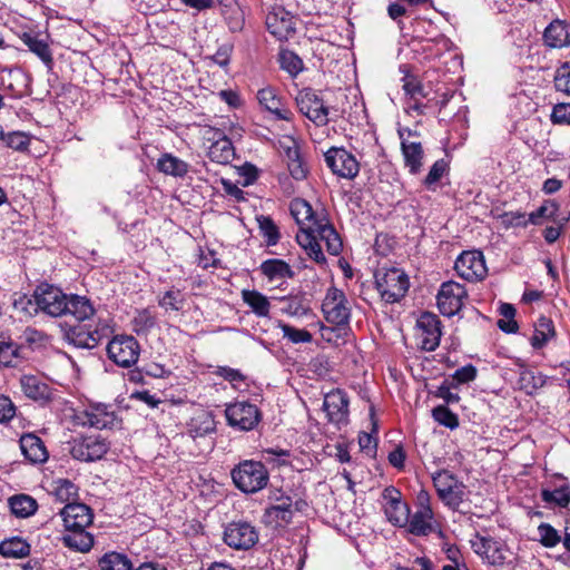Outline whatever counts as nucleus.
Returning <instances> with one entry per match:
<instances>
[{
    "label": "nucleus",
    "instance_id": "f257e3e1",
    "mask_svg": "<svg viewBox=\"0 0 570 570\" xmlns=\"http://www.w3.org/2000/svg\"><path fill=\"white\" fill-rule=\"evenodd\" d=\"M291 214L299 226L296 240L311 259L320 265L326 263L318 239L325 243L331 255L341 253L343 244L340 235L323 213L315 212L305 199L296 198L291 203Z\"/></svg>",
    "mask_w": 570,
    "mask_h": 570
},
{
    "label": "nucleus",
    "instance_id": "f03ea898",
    "mask_svg": "<svg viewBox=\"0 0 570 570\" xmlns=\"http://www.w3.org/2000/svg\"><path fill=\"white\" fill-rule=\"evenodd\" d=\"M436 73L435 81L442 82L444 91L436 88L435 92L441 91L442 101L444 105L453 95L454 86L459 80L460 71L462 69V60L459 55L452 50L450 41L445 38L435 39L433 48L430 47V70Z\"/></svg>",
    "mask_w": 570,
    "mask_h": 570
},
{
    "label": "nucleus",
    "instance_id": "7ed1b4c3",
    "mask_svg": "<svg viewBox=\"0 0 570 570\" xmlns=\"http://www.w3.org/2000/svg\"><path fill=\"white\" fill-rule=\"evenodd\" d=\"M230 474L236 488L244 493H256L267 485L269 479L265 465L254 460L240 462Z\"/></svg>",
    "mask_w": 570,
    "mask_h": 570
},
{
    "label": "nucleus",
    "instance_id": "20e7f679",
    "mask_svg": "<svg viewBox=\"0 0 570 570\" xmlns=\"http://www.w3.org/2000/svg\"><path fill=\"white\" fill-rule=\"evenodd\" d=\"M375 285L385 303H396L409 289V277L400 268H380L375 273Z\"/></svg>",
    "mask_w": 570,
    "mask_h": 570
},
{
    "label": "nucleus",
    "instance_id": "39448f33",
    "mask_svg": "<svg viewBox=\"0 0 570 570\" xmlns=\"http://www.w3.org/2000/svg\"><path fill=\"white\" fill-rule=\"evenodd\" d=\"M322 311L325 320L334 325H345L351 316V303L343 293L336 287H330L322 304Z\"/></svg>",
    "mask_w": 570,
    "mask_h": 570
},
{
    "label": "nucleus",
    "instance_id": "423d86ee",
    "mask_svg": "<svg viewBox=\"0 0 570 570\" xmlns=\"http://www.w3.org/2000/svg\"><path fill=\"white\" fill-rule=\"evenodd\" d=\"M466 298L468 292L463 285L448 281L439 289L436 305L442 315L451 317L461 311Z\"/></svg>",
    "mask_w": 570,
    "mask_h": 570
},
{
    "label": "nucleus",
    "instance_id": "0eeeda50",
    "mask_svg": "<svg viewBox=\"0 0 570 570\" xmlns=\"http://www.w3.org/2000/svg\"><path fill=\"white\" fill-rule=\"evenodd\" d=\"M225 415L228 424L239 431H252L261 421L259 410L247 401L228 404Z\"/></svg>",
    "mask_w": 570,
    "mask_h": 570
},
{
    "label": "nucleus",
    "instance_id": "6e6552de",
    "mask_svg": "<svg viewBox=\"0 0 570 570\" xmlns=\"http://www.w3.org/2000/svg\"><path fill=\"white\" fill-rule=\"evenodd\" d=\"M109 358L121 367H130L139 357L140 347L135 337L115 336L107 345Z\"/></svg>",
    "mask_w": 570,
    "mask_h": 570
},
{
    "label": "nucleus",
    "instance_id": "1a4fd4ad",
    "mask_svg": "<svg viewBox=\"0 0 570 570\" xmlns=\"http://www.w3.org/2000/svg\"><path fill=\"white\" fill-rule=\"evenodd\" d=\"M224 542L235 550H249L258 541V531L247 521H234L226 525Z\"/></svg>",
    "mask_w": 570,
    "mask_h": 570
},
{
    "label": "nucleus",
    "instance_id": "9d476101",
    "mask_svg": "<svg viewBox=\"0 0 570 570\" xmlns=\"http://www.w3.org/2000/svg\"><path fill=\"white\" fill-rule=\"evenodd\" d=\"M68 297L61 289L49 284L39 285L35 292L36 306L53 317L66 314Z\"/></svg>",
    "mask_w": 570,
    "mask_h": 570
},
{
    "label": "nucleus",
    "instance_id": "9b49d317",
    "mask_svg": "<svg viewBox=\"0 0 570 570\" xmlns=\"http://www.w3.org/2000/svg\"><path fill=\"white\" fill-rule=\"evenodd\" d=\"M458 275L469 282L483 279L488 274L484 256L479 250L463 252L455 261Z\"/></svg>",
    "mask_w": 570,
    "mask_h": 570
},
{
    "label": "nucleus",
    "instance_id": "f8f14e48",
    "mask_svg": "<svg viewBox=\"0 0 570 570\" xmlns=\"http://www.w3.org/2000/svg\"><path fill=\"white\" fill-rule=\"evenodd\" d=\"M326 165L333 174L346 178H354L360 170L356 158L344 148L332 147L325 153Z\"/></svg>",
    "mask_w": 570,
    "mask_h": 570
},
{
    "label": "nucleus",
    "instance_id": "ddd939ff",
    "mask_svg": "<svg viewBox=\"0 0 570 570\" xmlns=\"http://www.w3.org/2000/svg\"><path fill=\"white\" fill-rule=\"evenodd\" d=\"M432 479L439 498L446 505L458 508L463 500V484L458 482L454 475L448 471H441Z\"/></svg>",
    "mask_w": 570,
    "mask_h": 570
},
{
    "label": "nucleus",
    "instance_id": "4468645a",
    "mask_svg": "<svg viewBox=\"0 0 570 570\" xmlns=\"http://www.w3.org/2000/svg\"><path fill=\"white\" fill-rule=\"evenodd\" d=\"M108 451V444L104 439L88 435L73 440L70 454L73 459L85 462L100 460Z\"/></svg>",
    "mask_w": 570,
    "mask_h": 570
},
{
    "label": "nucleus",
    "instance_id": "2eb2a0df",
    "mask_svg": "<svg viewBox=\"0 0 570 570\" xmlns=\"http://www.w3.org/2000/svg\"><path fill=\"white\" fill-rule=\"evenodd\" d=\"M296 104L298 110L317 126L328 122V109L314 91H301L296 97Z\"/></svg>",
    "mask_w": 570,
    "mask_h": 570
},
{
    "label": "nucleus",
    "instance_id": "dca6fc26",
    "mask_svg": "<svg viewBox=\"0 0 570 570\" xmlns=\"http://www.w3.org/2000/svg\"><path fill=\"white\" fill-rule=\"evenodd\" d=\"M19 39L36 55L47 67H51L53 56L50 48L51 38L46 31L29 29L19 33Z\"/></svg>",
    "mask_w": 570,
    "mask_h": 570
},
{
    "label": "nucleus",
    "instance_id": "f3484780",
    "mask_svg": "<svg viewBox=\"0 0 570 570\" xmlns=\"http://www.w3.org/2000/svg\"><path fill=\"white\" fill-rule=\"evenodd\" d=\"M323 409L326 412L328 421L336 424H347L348 399L341 390H333L324 397Z\"/></svg>",
    "mask_w": 570,
    "mask_h": 570
},
{
    "label": "nucleus",
    "instance_id": "a211bd4d",
    "mask_svg": "<svg viewBox=\"0 0 570 570\" xmlns=\"http://www.w3.org/2000/svg\"><path fill=\"white\" fill-rule=\"evenodd\" d=\"M66 530L86 529L92 522V513L83 503H67L60 511Z\"/></svg>",
    "mask_w": 570,
    "mask_h": 570
},
{
    "label": "nucleus",
    "instance_id": "6ab92c4d",
    "mask_svg": "<svg viewBox=\"0 0 570 570\" xmlns=\"http://www.w3.org/2000/svg\"><path fill=\"white\" fill-rule=\"evenodd\" d=\"M117 423V416L110 406L96 404L83 412L82 424L96 429H111Z\"/></svg>",
    "mask_w": 570,
    "mask_h": 570
},
{
    "label": "nucleus",
    "instance_id": "aec40b11",
    "mask_svg": "<svg viewBox=\"0 0 570 570\" xmlns=\"http://www.w3.org/2000/svg\"><path fill=\"white\" fill-rule=\"evenodd\" d=\"M294 509L292 499H285L282 503H273L263 515L267 527L277 529L286 527L293 519Z\"/></svg>",
    "mask_w": 570,
    "mask_h": 570
},
{
    "label": "nucleus",
    "instance_id": "412c9836",
    "mask_svg": "<svg viewBox=\"0 0 570 570\" xmlns=\"http://www.w3.org/2000/svg\"><path fill=\"white\" fill-rule=\"evenodd\" d=\"M266 26L278 40L287 39L295 30L292 17L282 8H277L267 14Z\"/></svg>",
    "mask_w": 570,
    "mask_h": 570
},
{
    "label": "nucleus",
    "instance_id": "4be33fe9",
    "mask_svg": "<svg viewBox=\"0 0 570 570\" xmlns=\"http://www.w3.org/2000/svg\"><path fill=\"white\" fill-rule=\"evenodd\" d=\"M108 326L91 330L88 325H78L71 330L69 336L71 342L83 348H94L107 335Z\"/></svg>",
    "mask_w": 570,
    "mask_h": 570
},
{
    "label": "nucleus",
    "instance_id": "5701e85b",
    "mask_svg": "<svg viewBox=\"0 0 570 570\" xmlns=\"http://www.w3.org/2000/svg\"><path fill=\"white\" fill-rule=\"evenodd\" d=\"M399 491L394 488L384 490V499L387 500L385 514L390 522L395 525H404L409 520V509L405 503L400 501Z\"/></svg>",
    "mask_w": 570,
    "mask_h": 570
},
{
    "label": "nucleus",
    "instance_id": "b1692460",
    "mask_svg": "<svg viewBox=\"0 0 570 570\" xmlns=\"http://www.w3.org/2000/svg\"><path fill=\"white\" fill-rule=\"evenodd\" d=\"M257 100L262 107L274 114L278 119H292V111L283 106L282 98L276 94L275 89L266 87L258 90Z\"/></svg>",
    "mask_w": 570,
    "mask_h": 570
},
{
    "label": "nucleus",
    "instance_id": "393cba45",
    "mask_svg": "<svg viewBox=\"0 0 570 570\" xmlns=\"http://www.w3.org/2000/svg\"><path fill=\"white\" fill-rule=\"evenodd\" d=\"M20 448L26 459L32 463H42L48 459V452L43 442L35 434L22 435Z\"/></svg>",
    "mask_w": 570,
    "mask_h": 570
},
{
    "label": "nucleus",
    "instance_id": "a878e982",
    "mask_svg": "<svg viewBox=\"0 0 570 570\" xmlns=\"http://www.w3.org/2000/svg\"><path fill=\"white\" fill-rule=\"evenodd\" d=\"M544 41L549 47L563 48L570 46V26L554 20L544 30Z\"/></svg>",
    "mask_w": 570,
    "mask_h": 570
},
{
    "label": "nucleus",
    "instance_id": "bb28decb",
    "mask_svg": "<svg viewBox=\"0 0 570 570\" xmlns=\"http://www.w3.org/2000/svg\"><path fill=\"white\" fill-rule=\"evenodd\" d=\"M22 392L29 399L40 401L50 397V389L41 379L35 375H23L20 379Z\"/></svg>",
    "mask_w": 570,
    "mask_h": 570
},
{
    "label": "nucleus",
    "instance_id": "cd10ccee",
    "mask_svg": "<svg viewBox=\"0 0 570 570\" xmlns=\"http://www.w3.org/2000/svg\"><path fill=\"white\" fill-rule=\"evenodd\" d=\"M288 145H283L287 167L291 176L296 180H303L307 170L301 159L298 147L293 139H288Z\"/></svg>",
    "mask_w": 570,
    "mask_h": 570
},
{
    "label": "nucleus",
    "instance_id": "c85d7f7f",
    "mask_svg": "<svg viewBox=\"0 0 570 570\" xmlns=\"http://www.w3.org/2000/svg\"><path fill=\"white\" fill-rule=\"evenodd\" d=\"M215 431V421L210 413L200 411L196 413L188 424V433L193 439L203 438Z\"/></svg>",
    "mask_w": 570,
    "mask_h": 570
},
{
    "label": "nucleus",
    "instance_id": "c756f323",
    "mask_svg": "<svg viewBox=\"0 0 570 570\" xmlns=\"http://www.w3.org/2000/svg\"><path fill=\"white\" fill-rule=\"evenodd\" d=\"M234 156L233 144L226 136L217 138L208 148V157L217 164H228L234 159Z\"/></svg>",
    "mask_w": 570,
    "mask_h": 570
},
{
    "label": "nucleus",
    "instance_id": "7c9ffc66",
    "mask_svg": "<svg viewBox=\"0 0 570 570\" xmlns=\"http://www.w3.org/2000/svg\"><path fill=\"white\" fill-rule=\"evenodd\" d=\"M242 298L257 317H267L271 311L268 298L255 289H243Z\"/></svg>",
    "mask_w": 570,
    "mask_h": 570
},
{
    "label": "nucleus",
    "instance_id": "2f4dec72",
    "mask_svg": "<svg viewBox=\"0 0 570 570\" xmlns=\"http://www.w3.org/2000/svg\"><path fill=\"white\" fill-rule=\"evenodd\" d=\"M261 271L272 282L292 278L294 276L291 266L286 262L276 258L263 262Z\"/></svg>",
    "mask_w": 570,
    "mask_h": 570
},
{
    "label": "nucleus",
    "instance_id": "473e14b6",
    "mask_svg": "<svg viewBox=\"0 0 570 570\" xmlns=\"http://www.w3.org/2000/svg\"><path fill=\"white\" fill-rule=\"evenodd\" d=\"M556 335L553 322L541 316L538 318L534 327V333L531 337V345L534 348H542L546 346Z\"/></svg>",
    "mask_w": 570,
    "mask_h": 570
},
{
    "label": "nucleus",
    "instance_id": "72a5a7b5",
    "mask_svg": "<svg viewBox=\"0 0 570 570\" xmlns=\"http://www.w3.org/2000/svg\"><path fill=\"white\" fill-rule=\"evenodd\" d=\"M12 514L17 518H29L38 509L37 501L28 494H16L8 500Z\"/></svg>",
    "mask_w": 570,
    "mask_h": 570
},
{
    "label": "nucleus",
    "instance_id": "f704fd0d",
    "mask_svg": "<svg viewBox=\"0 0 570 570\" xmlns=\"http://www.w3.org/2000/svg\"><path fill=\"white\" fill-rule=\"evenodd\" d=\"M67 531L68 533H66L62 538L63 543L67 547L80 552H87L91 549L94 544V537L87 532L86 529Z\"/></svg>",
    "mask_w": 570,
    "mask_h": 570
},
{
    "label": "nucleus",
    "instance_id": "c9c22d12",
    "mask_svg": "<svg viewBox=\"0 0 570 570\" xmlns=\"http://www.w3.org/2000/svg\"><path fill=\"white\" fill-rule=\"evenodd\" d=\"M430 542H433V544L439 546L441 550L445 553L446 558L458 566L460 559L459 549L454 544L446 542L442 530L439 528L438 524H434L431 521Z\"/></svg>",
    "mask_w": 570,
    "mask_h": 570
},
{
    "label": "nucleus",
    "instance_id": "e433bc0d",
    "mask_svg": "<svg viewBox=\"0 0 570 570\" xmlns=\"http://www.w3.org/2000/svg\"><path fill=\"white\" fill-rule=\"evenodd\" d=\"M157 168L174 177H184L188 173V164L171 154L163 155L157 161Z\"/></svg>",
    "mask_w": 570,
    "mask_h": 570
},
{
    "label": "nucleus",
    "instance_id": "4c0bfd02",
    "mask_svg": "<svg viewBox=\"0 0 570 570\" xmlns=\"http://www.w3.org/2000/svg\"><path fill=\"white\" fill-rule=\"evenodd\" d=\"M402 150L405 165L410 168L411 173H416L422 167V159L424 150L421 142L403 141Z\"/></svg>",
    "mask_w": 570,
    "mask_h": 570
},
{
    "label": "nucleus",
    "instance_id": "58836bf2",
    "mask_svg": "<svg viewBox=\"0 0 570 570\" xmlns=\"http://www.w3.org/2000/svg\"><path fill=\"white\" fill-rule=\"evenodd\" d=\"M94 312L91 303L86 297L78 295L68 297L66 314H71L77 320L85 321L92 316Z\"/></svg>",
    "mask_w": 570,
    "mask_h": 570
},
{
    "label": "nucleus",
    "instance_id": "ea45409f",
    "mask_svg": "<svg viewBox=\"0 0 570 570\" xmlns=\"http://www.w3.org/2000/svg\"><path fill=\"white\" fill-rule=\"evenodd\" d=\"M156 326V316L150 308L137 309L131 320V328L137 335H147Z\"/></svg>",
    "mask_w": 570,
    "mask_h": 570
},
{
    "label": "nucleus",
    "instance_id": "a19ab883",
    "mask_svg": "<svg viewBox=\"0 0 570 570\" xmlns=\"http://www.w3.org/2000/svg\"><path fill=\"white\" fill-rule=\"evenodd\" d=\"M30 552L29 543L18 537L3 540L0 543V554L6 558H23Z\"/></svg>",
    "mask_w": 570,
    "mask_h": 570
},
{
    "label": "nucleus",
    "instance_id": "79ce46f5",
    "mask_svg": "<svg viewBox=\"0 0 570 570\" xmlns=\"http://www.w3.org/2000/svg\"><path fill=\"white\" fill-rule=\"evenodd\" d=\"M100 570H132V563L130 559L119 552L105 553L98 562Z\"/></svg>",
    "mask_w": 570,
    "mask_h": 570
},
{
    "label": "nucleus",
    "instance_id": "37998d69",
    "mask_svg": "<svg viewBox=\"0 0 570 570\" xmlns=\"http://www.w3.org/2000/svg\"><path fill=\"white\" fill-rule=\"evenodd\" d=\"M541 498L547 504L554 503L558 507L564 508L570 503V487L567 483H562L553 490L543 489Z\"/></svg>",
    "mask_w": 570,
    "mask_h": 570
},
{
    "label": "nucleus",
    "instance_id": "c03bdc74",
    "mask_svg": "<svg viewBox=\"0 0 570 570\" xmlns=\"http://www.w3.org/2000/svg\"><path fill=\"white\" fill-rule=\"evenodd\" d=\"M484 562L491 566H502L505 562V549L503 544L491 538L482 556Z\"/></svg>",
    "mask_w": 570,
    "mask_h": 570
},
{
    "label": "nucleus",
    "instance_id": "a18cd8bd",
    "mask_svg": "<svg viewBox=\"0 0 570 570\" xmlns=\"http://www.w3.org/2000/svg\"><path fill=\"white\" fill-rule=\"evenodd\" d=\"M404 90L411 95V98L407 101V111L415 112L416 115H423L425 106L420 104L416 99V95H422V86L415 80H407L404 83Z\"/></svg>",
    "mask_w": 570,
    "mask_h": 570
},
{
    "label": "nucleus",
    "instance_id": "49530a36",
    "mask_svg": "<svg viewBox=\"0 0 570 570\" xmlns=\"http://www.w3.org/2000/svg\"><path fill=\"white\" fill-rule=\"evenodd\" d=\"M284 306L282 312L289 316H304L308 313L309 307L302 296L283 297Z\"/></svg>",
    "mask_w": 570,
    "mask_h": 570
},
{
    "label": "nucleus",
    "instance_id": "de8ad7c7",
    "mask_svg": "<svg viewBox=\"0 0 570 570\" xmlns=\"http://www.w3.org/2000/svg\"><path fill=\"white\" fill-rule=\"evenodd\" d=\"M557 212L558 205L556 203L546 202L538 209L529 214L528 223L541 225L544 220L554 218Z\"/></svg>",
    "mask_w": 570,
    "mask_h": 570
},
{
    "label": "nucleus",
    "instance_id": "09e8293b",
    "mask_svg": "<svg viewBox=\"0 0 570 570\" xmlns=\"http://www.w3.org/2000/svg\"><path fill=\"white\" fill-rule=\"evenodd\" d=\"M433 419L441 425L454 430L459 426V417L450 411L445 405L435 406L432 410Z\"/></svg>",
    "mask_w": 570,
    "mask_h": 570
},
{
    "label": "nucleus",
    "instance_id": "8fccbe9b",
    "mask_svg": "<svg viewBox=\"0 0 570 570\" xmlns=\"http://www.w3.org/2000/svg\"><path fill=\"white\" fill-rule=\"evenodd\" d=\"M278 327L283 332V336L294 344L309 343L313 340L312 334L306 330L293 327L288 324L278 323Z\"/></svg>",
    "mask_w": 570,
    "mask_h": 570
},
{
    "label": "nucleus",
    "instance_id": "3c124183",
    "mask_svg": "<svg viewBox=\"0 0 570 570\" xmlns=\"http://www.w3.org/2000/svg\"><path fill=\"white\" fill-rule=\"evenodd\" d=\"M19 356V345L10 338L0 340V365L11 366Z\"/></svg>",
    "mask_w": 570,
    "mask_h": 570
},
{
    "label": "nucleus",
    "instance_id": "603ef678",
    "mask_svg": "<svg viewBox=\"0 0 570 570\" xmlns=\"http://www.w3.org/2000/svg\"><path fill=\"white\" fill-rule=\"evenodd\" d=\"M0 139L6 144L7 147L14 150L22 151L29 146V137L21 131H12L8 134H1Z\"/></svg>",
    "mask_w": 570,
    "mask_h": 570
},
{
    "label": "nucleus",
    "instance_id": "864d4df0",
    "mask_svg": "<svg viewBox=\"0 0 570 570\" xmlns=\"http://www.w3.org/2000/svg\"><path fill=\"white\" fill-rule=\"evenodd\" d=\"M55 495L60 502H69L77 497V487L69 480H58L55 485Z\"/></svg>",
    "mask_w": 570,
    "mask_h": 570
},
{
    "label": "nucleus",
    "instance_id": "5fc2aeb1",
    "mask_svg": "<svg viewBox=\"0 0 570 570\" xmlns=\"http://www.w3.org/2000/svg\"><path fill=\"white\" fill-rule=\"evenodd\" d=\"M257 222L263 236L266 238L267 245H275L279 240V233L275 223L266 216H259Z\"/></svg>",
    "mask_w": 570,
    "mask_h": 570
},
{
    "label": "nucleus",
    "instance_id": "6e6d98bb",
    "mask_svg": "<svg viewBox=\"0 0 570 570\" xmlns=\"http://www.w3.org/2000/svg\"><path fill=\"white\" fill-rule=\"evenodd\" d=\"M554 87L557 91L570 96V62L561 65L554 73Z\"/></svg>",
    "mask_w": 570,
    "mask_h": 570
},
{
    "label": "nucleus",
    "instance_id": "4d7b16f0",
    "mask_svg": "<svg viewBox=\"0 0 570 570\" xmlns=\"http://www.w3.org/2000/svg\"><path fill=\"white\" fill-rule=\"evenodd\" d=\"M538 534L540 542L548 548L556 547L561 540L558 531L549 523H541L538 527Z\"/></svg>",
    "mask_w": 570,
    "mask_h": 570
},
{
    "label": "nucleus",
    "instance_id": "13d9d810",
    "mask_svg": "<svg viewBox=\"0 0 570 570\" xmlns=\"http://www.w3.org/2000/svg\"><path fill=\"white\" fill-rule=\"evenodd\" d=\"M159 305L166 311H180L184 299L179 291H168L159 299Z\"/></svg>",
    "mask_w": 570,
    "mask_h": 570
},
{
    "label": "nucleus",
    "instance_id": "bf43d9fd",
    "mask_svg": "<svg viewBox=\"0 0 570 570\" xmlns=\"http://www.w3.org/2000/svg\"><path fill=\"white\" fill-rule=\"evenodd\" d=\"M12 306L13 308L26 315L31 316L32 312H36L38 307L33 305L32 299L28 297L26 294L14 293L12 297Z\"/></svg>",
    "mask_w": 570,
    "mask_h": 570
},
{
    "label": "nucleus",
    "instance_id": "052dcab7",
    "mask_svg": "<svg viewBox=\"0 0 570 570\" xmlns=\"http://www.w3.org/2000/svg\"><path fill=\"white\" fill-rule=\"evenodd\" d=\"M458 389L456 384L453 381L446 379L442 385H440L435 391V396L441 397L445 401L446 404H454L460 401V396L458 393H453L451 390Z\"/></svg>",
    "mask_w": 570,
    "mask_h": 570
},
{
    "label": "nucleus",
    "instance_id": "680f3d73",
    "mask_svg": "<svg viewBox=\"0 0 570 570\" xmlns=\"http://www.w3.org/2000/svg\"><path fill=\"white\" fill-rule=\"evenodd\" d=\"M281 66L292 76H296L302 70L303 62L293 52H284L281 55Z\"/></svg>",
    "mask_w": 570,
    "mask_h": 570
},
{
    "label": "nucleus",
    "instance_id": "e2e57ef3",
    "mask_svg": "<svg viewBox=\"0 0 570 570\" xmlns=\"http://www.w3.org/2000/svg\"><path fill=\"white\" fill-rule=\"evenodd\" d=\"M501 223L505 228L510 227H525L528 218L524 213L521 212H507L500 216Z\"/></svg>",
    "mask_w": 570,
    "mask_h": 570
},
{
    "label": "nucleus",
    "instance_id": "0e129e2a",
    "mask_svg": "<svg viewBox=\"0 0 570 570\" xmlns=\"http://www.w3.org/2000/svg\"><path fill=\"white\" fill-rule=\"evenodd\" d=\"M551 121L556 125L570 126V104H567V102L557 104L552 108Z\"/></svg>",
    "mask_w": 570,
    "mask_h": 570
},
{
    "label": "nucleus",
    "instance_id": "69168bd1",
    "mask_svg": "<svg viewBox=\"0 0 570 570\" xmlns=\"http://www.w3.org/2000/svg\"><path fill=\"white\" fill-rule=\"evenodd\" d=\"M476 377V368L472 364L458 368L450 381L459 386L460 384L472 382Z\"/></svg>",
    "mask_w": 570,
    "mask_h": 570
},
{
    "label": "nucleus",
    "instance_id": "338daca9",
    "mask_svg": "<svg viewBox=\"0 0 570 570\" xmlns=\"http://www.w3.org/2000/svg\"><path fill=\"white\" fill-rule=\"evenodd\" d=\"M409 530L413 534L425 535L428 533V519L424 512H416L410 520Z\"/></svg>",
    "mask_w": 570,
    "mask_h": 570
},
{
    "label": "nucleus",
    "instance_id": "774afa93",
    "mask_svg": "<svg viewBox=\"0 0 570 570\" xmlns=\"http://www.w3.org/2000/svg\"><path fill=\"white\" fill-rule=\"evenodd\" d=\"M226 22L232 32L240 31L245 22L243 11L238 7L230 9L226 16Z\"/></svg>",
    "mask_w": 570,
    "mask_h": 570
}]
</instances>
